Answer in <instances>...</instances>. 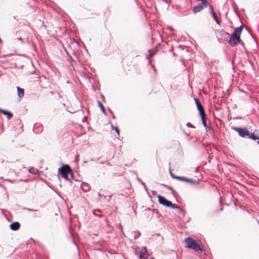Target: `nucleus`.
<instances>
[{"mask_svg":"<svg viewBox=\"0 0 259 259\" xmlns=\"http://www.w3.org/2000/svg\"><path fill=\"white\" fill-rule=\"evenodd\" d=\"M198 1H201L203 4H205L207 5L208 4V0H197Z\"/></svg>","mask_w":259,"mask_h":259,"instance_id":"nucleus-32","label":"nucleus"},{"mask_svg":"<svg viewBox=\"0 0 259 259\" xmlns=\"http://www.w3.org/2000/svg\"><path fill=\"white\" fill-rule=\"evenodd\" d=\"M186 125L188 127L195 128V126L190 122H188Z\"/></svg>","mask_w":259,"mask_h":259,"instance_id":"nucleus-33","label":"nucleus"},{"mask_svg":"<svg viewBox=\"0 0 259 259\" xmlns=\"http://www.w3.org/2000/svg\"><path fill=\"white\" fill-rule=\"evenodd\" d=\"M178 180L183 181L187 183H190L192 185H197L200 183L201 179H178Z\"/></svg>","mask_w":259,"mask_h":259,"instance_id":"nucleus-7","label":"nucleus"},{"mask_svg":"<svg viewBox=\"0 0 259 259\" xmlns=\"http://www.w3.org/2000/svg\"><path fill=\"white\" fill-rule=\"evenodd\" d=\"M225 34H226V35H227L228 37H229V36H230L229 33H228V32H225Z\"/></svg>","mask_w":259,"mask_h":259,"instance_id":"nucleus-47","label":"nucleus"},{"mask_svg":"<svg viewBox=\"0 0 259 259\" xmlns=\"http://www.w3.org/2000/svg\"><path fill=\"white\" fill-rule=\"evenodd\" d=\"M240 180L241 181H243L244 182L246 183L248 185H254V184H253L252 183V182L251 181H250V179H240Z\"/></svg>","mask_w":259,"mask_h":259,"instance_id":"nucleus-21","label":"nucleus"},{"mask_svg":"<svg viewBox=\"0 0 259 259\" xmlns=\"http://www.w3.org/2000/svg\"><path fill=\"white\" fill-rule=\"evenodd\" d=\"M168 207H170L172 209H178L179 208H180V206L179 205H176V204H172L171 203V202L170 201V204H169Z\"/></svg>","mask_w":259,"mask_h":259,"instance_id":"nucleus-19","label":"nucleus"},{"mask_svg":"<svg viewBox=\"0 0 259 259\" xmlns=\"http://www.w3.org/2000/svg\"><path fill=\"white\" fill-rule=\"evenodd\" d=\"M234 130L237 132L239 136L242 138H246L247 137L248 138L253 140H256L258 139V136L254 135V133H249V131L245 128L240 127H234Z\"/></svg>","mask_w":259,"mask_h":259,"instance_id":"nucleus-2","label":"nucleus"},{"mask_svg":"<svg viewBox=\"0 0 259 259\" xmlns=\"http://www.w3.org/2000/svg\"><path fill=\"white\" fill-rule=\"evenodd\" d=\"M198 170V168H197L196 169H195V171L197 172Z\"/></svg>","mask_w":259,"mask_h":259,"instance_id":"nucleus-50","label":"nucleus"},{"mask_svg":"<svg viewBox=\"0 0 259 259\" xmlns=\"http://www.w3.org/2000/svg\"><path fill=\"white\" fill-rule=\"evenodd\" d=\"M98 195L99 197H101V195L99 193H98Z\"/></svg>","mask_w":259,"mask_h":259,"instance_id":"nucleus-48","label":"nucleus"},{"mask_svg":"<svg viewBox=\"0 0 259 259\" xmlns=\"http://www.w3.org/2000/svg\"><path fill=\"white\" fill-rule=\"evenodd\" d=\"M65 180H67L68 181H69L70 183H72V179H65ZM75 181H79V182H81V181H80L79 179H73Z\"/></svg>","mask_w":259,"mask_h":259,"instance_id":"nucleus-34","label":"nucleus"},{"mask_svg":"<svg viewBox=\"0 0 259 259\" xmlns=\"http://www.w3.org/2000/svg\"><path fill=\"white\" fill-rule=\"evenodd\" d=\"M20 224L18 222H14L10 225V228L13 231H17L20 228Z\"/></svg>","mask_w":259,"mask_h":259,"instance_id":"nucleus-9","label":"nucleus"},{"mask_svg":"<svg viewBox=\"0 0 259 259\" xmlns=\"http://www.w3.org/2000/svg\"><path fill=\"white\" fill-rule=\"evenodd\" d=\"M220 204L221 205V207L220 208V211H222L223 210V208L222 207L223 203H222V201L221 200H220Z\"/></svg>","mask_w":259,"mask_h":259,"instance_id":"nucleus-40","label":"nucleus"},{"mask_svg":"<svg viewBox=\"0 0 259 259\" xmlns=\"http://www.w3.org/2000/svg\"><path fill=\"white\" fill-rule=\"evenodd\" d=\"M178 213L180 215V217H184L185 216V212L181 207L178 209Z\"/></svg>","mask_w":259,"mask_h":259,"instance_id":"nucleus-18","label":"nucleus"},{"mask_svg":"<svg viewBox=\"0 0 259 259\" xmlns=\"http://www.w3.org/2000/svg\"><path fill=\"white\" fill-rule=\"evenodd\" d=\"M41 217V214L40 213V212H39V211L38 212H36V213L35 214H33V217Z\"/></svg>","mask_w":259,"mask_h":259,"instance_id":"nucleus-31","label":"nucleus"},{"mask_svg":"<svg viewBox=\"0 0 259 259\" xmlns=\"http://www.w3.org/2000/svg\"><path fill=\"white\" fill-rule=\"evenodd\" d=\"M200 115L201 117V119H202V123H203L204 126L206 128V131L210 130L211 129V127H210V126H208V127L207 126L206 122L205 121V113L203 114V115L202 114H200Z\"/></svg>","mask_w":259,"mask_h":259,"instance_id":"nucleus-12","label":"nucleus"},{"mask_svg":"<svg viewBox=\"0 0 259 259\" xmlns=\"http://www.w3.org/2000/svg\"><path fill=\"white\" fill-rule=\"evenodd\" d=\"M93 214L95 215V216H98L99 217H101L102 216V214H98L97 213H96V210H94L93 211Z\"/></svg>","mask_w":259,"mask_h":259,"instance_id":"nucleus-36","label":"nucleus"},{"mask_svg":"<svg viewBox=\"0 0 259 259\" xmlns=\"http://www.w3.org/2000/svg\"><path fill=\"white\" fill-rule=\"evenodd\" d=\"M232 34H233L234 35L239 36V37H240L241 33L237 31L236 29H235L234 31Z\"/></svg>","mask_w":259,"mask_h":259,"instance_id":"nucleus-28","label":"nucleus"},{"mask_svg":"<svg viewBox=\"0 0 259 259\" xmlns=\"http://www.w3.org/2000/svg\"><path fill=\"white\" fill-rule=\"evenodd\" d=\"M98 106L100 108L102 113L105 114V110L103 105L99 101H98Z\"/></svg>","mask_w":259,"mask_h":259,"instance_id":"nucleus-20","label":"nucleus"},{"mask_svg":"<svg viewBox=\"0 0 259 259\" xmlns=\"http://www.w3.org/2000/svg\"><path fill=\"white\" fill-rule=\"evenodd\" d=\"M16 89L17 90L18 96L20 98H22V97H23L24 95V90L18 86L16 87Z\"/></svg>","mask_w":259,"mask_h":259,"instance_id":"nucleus-13","label":"nucleus"},{"mask_svg":"<svg viewBox=\"0 0 259 259\" xmlns=\"http://www.w3.org/2000/svg\"><path fill=\"white\" fill-rule=\"evenodd\" d=\"M258 225H259V221H258Z\"/></svg>","mask_w":259,"mask_h":259,"instance_id":"nucleus-55","label":"nucleus"},{"mask_svg":"<svg viewBox=\"0 0 259 259\" xmlns=\"http://www.w3.org/2000/svg\"><path fill=\"white\" fill-rule=\"evenodd\" d=\"M71 65L73 66H74V64H71Z\"/></svg>","mask_w":259,"mask_h":259,"instance_id":"nucleus-52","label":"nucleus"},{"mask_svg":"<svg viewBox=\"0 0 259 259\" xmlns=\"http://www.w3.org/2000/svg\"><path fill=\"white\" fill-rule=\"evenodd\" d=\"M6 180H8L9 182H10L11 183H13L14 182V180H12V179H6Z\"/></svg>","mask_w":259,"mask_h":259,"instance_id":"nucleus-39","label":"nucleus"},{"mask_svg":"<svg viewBox=\"0 0 259 259\" xmlns=\"http://www.w3.org/2000/svg\"><path fill=\"white\" fill-rule=\"evenodd\" d=\"M148 52H149V56L147 57V58H150V57H153L154 53L152 52L150 50H149Z\"/></svg>","mask_w":259,"mask_h":259,"instance_id":"nucleus-30","label":"nucleus"},{"mask_svg":"<svg viewBox=\"0 0 259 259\" xmlns=\"http://www.w3.org/2000/svg\"><path fill=\"white\" fill-rule=\"evenodd\" d=\"M194 101H195V103L196 105L197 108L200 112V114H202L203 115V114H204L205 113V111H204V108H203V106L202 105L201 103H200V101L199 100V99H198L197 98H194Z\"/></svg>","mask_w":259,"mask_h":259,"instance_id":"nucleus-6","label":"nucleus"},{"mask_svg":"<svg viewBox=\"0 0 259 259\" xmlns=\"http://www.w3.org/2000/svg\"><path fill=\"white\" fill-rule=\"evenodd\" d=\"M78 156H77V157H76V159H77L78 158Z\"/></svg>","mask_w":259,"mask_h":259,"instance_id":"nucleus-54","label":"nucleus"},{"mask_svg":"<svg viewBox=\"0 0 259 259\" xmlns=\"http://www.w3.org/2000/svg\"><path fill=\"white\" fill-rule=\"evenodd\" d=\"M211 11H210V14L212 15V17H213V19L215 21V22L218 23V24H219V21H218V18H217V16L215 13V12H214V11L213 10V9H212V7H211Z\"/></svg>","mask_w":259,"mask_h":259,"instance_id":"nucleus-16","label":"nucleus"},{"mask_svg":"<svg viewBox=\"0 0 259 259\" xmlns=\"http://www.w3.org/2000/svg\"><path fill=\"white\" fill-rule=\"evenodd\" d=\"M242 29H243V26L242 25H241L240 26L238 27H237L235 29L238 31L239 32H240V33H241V31L242 30Z\"/></svg>","mask_w":259,"mask_h":259,"instance_id":"nucleus-29","label":"nucleus"},{"mask_svg":"<svg viewBox=\"0 0 259 259\" xmlns=\"http://www.w3.org/2000/svg\"><path fill=\"white\" fill-rule=\"evenodd\" d=\"M184 242L186 244L185 247L187 248L201 252L204 251L203 246L199 240H194L191 237H188L185 239Z\"/></svg>","mask_w":259,"mask_h":259,"instance_id":"nucleus-1","label":"nucleus"},{"mask_svg":"<svg viewBox=\"0 0 259 259\" xmlns=\"http://www.w3.org/2000/svg\"><path fill=\"white\" fill-rule=\"evenodd\" d=\"M241 41L240 37L239 36L231 35L229 40V44L232 47H235Z\"/></svg>","mask_w":259,"mask_h":259,"instance_id":"nucleus-4","label":"nucleus"},{"mask_svg":"<svg viewBox=\"0 0 259 259\" xmlns=\"http://www.w3.org/2000/svg\"><path fill=\"white\" fill-rule=\"evenodd\" d=\"M24 171L25 170L28 171V172L30 174H31L34 176H36L38 175V170L36 168L31 167L29 169H27L26 167L23 168Z\"/></svg>","mask_w":259,"mask_h":259,"instance_id":"nucleus-10","label":"nucleus"},{"mask_svg":"<svg viewBox=\"0 0 259 259\" xmlns=\"http://www.w3.org/2000/svg\"><path fill=\"white\" fill-rule=\"evenodd\" d=\"M168 28H169L170 30H171V31H174V29L171 27H168Z\"/></svg>","mask_w":259,"mask_h":259,"instance_id":"nucleus-46","label":"nucleus"},{"mask_svg":"<svg viewBox=\"0 0 259 259\" xmlns=\"http://www.w3.org/2000/svg\"><path fill=\"white\" fill-rule=\"evenodd\" d=\"M72 242L75 245V246L76 247V248L78 250V252H79V246H78L74 238H73L72 239Z\"/></svg>","mask_w":259,"mask_h":259,"instance_id":"nucleus-24","label":"nucleus"},{"mask_svg":"<svg viewBox=\"0 0 259 259\" xmlns=\"http://www.w3.org/2000/svg\"><path fill=\"white\" fill-rule=\"evenodd\" d=\"M3 132H4V130L3 129V128H1L0 129V135L3 133Z\"/></svg>","mask_w":259,"mask_h":259,"instance_id":"nucleus-43","label":"nucleus"},{"mask_svg":"<svg viewBox=\"0 0 259 259\" xmlns=\"http://www.w3.org/2000/svg\"><path fill=\"white\" fill-rule=\"evenodd\" d=\"M150 259H154L153 257H150Z\"/></svg>","mask_w":259,"mask_h":259,"instance_id":"nucleus-53","label":"nucleus"},{"mask_svg":"<svg viewBox=\"0 0 259 259\" xmlns=\"http://www.w3.org/2000/svg\"><path fill=\"white\" fill-rule=\"evenodd\" d=\"M69 172H71V167L67 164L62 165L58 170V174L61 175L63 178H68Z\"/></svg>","mask_w":259,"mask_h":259,"instance_id":"nucleus-3","label":"nucleus"},{"mask_svg":"<svg viewBox=\"0 0 259 259\" xmlns=\"http://www.w3.org/2000/svg\"><path fill=\"white\" fill-rule=\"evenodd\" d=\"M142 249H144V250H145L144 251H145L146 252H147V249H146V247L144 246V247H143Z\"/></svg>","mask_w":259,"mask_h":259,"instance_id":"nucleus-44","label":"nucleus"},{"mask_svg":"<svg viewBox=\"0 0 259 259\" xmlns=\"http://www.w3.org/2000/svg\"><path fill=\"white\" fill-rule=\"evenodd\" d=\"M119 228L120 229V231H121L122 233L124 235V232L123 231V228L122 227V225L121 224L119 225Z\"/></svg>","mask_w":259,"mask_h":259,"instance_id":"nucleus-37","label":"nucleus"},{"mask_svg":"<svg viewBox=\"0 0 259 259\" xmlns=\"http://www.w3.org/2000/svg\"><path fill=\"white\" fill-rule=\"evenodd\" d=\"M161 185L164 186V187H166L168 190L171 191V193H172V195L174 196V197L176 198V201L177 202H179V201H178V199L176 197V191L174 190L172 187H171L170 186H168L167 185H165V184H161Z\"/></svg>","mask_w":259,"mask_h":259,"instance_id":"nucleus-14","label":"nucleus"},{"mask_svg":"<svg viewBox=\"0 0 259 259\" xmlns=\"http://www.w3.org/2000/svg\"><path fill=\"white\" fill-rule=\"evenodd\" d=\"M148 210H152V209H151L150 208H148ZM152 211H154V210H152Z\"/></svg>","mask_w":259,"mask_h":259,"instance_id":"nucleus-51","label":"nucleus"},{"mask_svg":"<svg viewBox=\"0 0 259 259\" xmlns=\"http://www.w3.org/2000/svg\"><path fill=\"white\" fill-rule=\"evenodd\" d=\"M113 128H114L115 132H116V133L118 134V135H119V129L117 127L115 126V127H113Z\"/></svg>","mask_w":259,"mask_h":259,"instance_id":"nucleus-35","label":"nucleus"},{"mask_svg":"<svg viewBox=\"0 0 259 259\" xmlns=\"http://www.w3.org/2000/svg\"><path fill=\"white\" fill-rule=\"evenodd\" d=\"M207 5L203 4L202 3L198 4L197 6H194L193 8V12L197 13L200 12L204 8L207 7Z\"/></svg>","mask_w":259,"mask_h":259,"instance_id":"nucleus-8","label":"nucleus"},{"mask_svg":"<svg viewBox=\"0 0 259 259\" xmlns=\"http://www.w3.org/2000/svg\"><path fill=\"white\" fill-rule=\"evenodd\" d=\"M0 112L4 114L7 115L8 119H11L13 117V114L9 111L0 109Z\"/></svg>","mask_w":259,"mask_h":259,"instance_id":"nucleus-15","label":"nucleus"},{"mask_svg":"<svg viewBox=\"0 0 259 259\" xmlns=\"http://www.w3.org/2000/svg\"><path fill=\"white\" fill-rule=\"evenodd\" d=\"M80 188L84 192H87L90 190V186L88 183L83 182L80 185Z\"/></svg>","mask_w":259,"mask_h":259,"instance_id":"nucleus-11","label":"nucleus"},{"mask_svg":"<svg viewBox=\"0 0 259 259\" xmlns=\"http://www.w3.org/2000/svg\"><path fill=\"white\" fill-rule=\"evenodd\" d=\"M152 194L154 195H156V192L155 191H152Z\"/></svg>","mask_w":259,"mask_h":259,"instance_id":"nucleus-42","label":"nucleus"},{"mask_svg":"<svg viewBox=\"0 0 259 259\" xmlns=\"http://www.w3.org/2000/svg\"><path fill=\"white\" fill-rule=\"evenodd\" d=\"M66 54H67V56L68 57V62H74V60H73L72 57L70 56V55L67 52H66Z\"/></svg>","mask_w":259,"mask_h":259,"instance_id":"nucleus-23","label":"nucleus"},{"mask_svg":"<svg viewBox=\"0 0 259 259\" xmlns=\"http://www.w3.org/2000/svg\"><path fill=\"white\" fill-rule=\"evenodd\" d=\"M137 180L138 181V182H139L141 183L143 185V186H144V187L145 190L146 191V192H147V193H148V190H147V188H146V185H145V183H144L143 181H142L141 180V179H137Z\"/></svg>","mask_w":259,"mask_h":259,"instance_id":"nucleus-26","label":"nucleus"},{"mask_svg":"<svg viewBox=\"0 0 259 259\" xmlns=\"http://www.w3.org/2000/svg\"><path fill=\"white\" fill-rule=\"evenodd\" d=\"M257 140H258L257 144H259V137H258V139H257Z\"/></svg>","mask_w":259,"mask_h":259,"instance_id":"nucleus-49","label":"nucleus"},{"mask_svg":"<svg viewBox=\"0 0 259 259\" xmlns=\"http://www.w3.org/2000/svg\"><path fill=\"white\" fill-rule=\"evenodd\" d=\"M135 235H134V238L137 239L140 236V232L138 231H134Z\"/></svg>","mask_w":259,"mask_h":259,"instance_id":"nucleus-22","label":"nucleus"},{"mask_svg":"<svg viewBox=\"0 0 259 259\" xmlns=\"http://www.w3.org/2000/svg\"><path fill=\"white\" fill-rule=\"evenodd\" d=\"M22 209L23 210H28V211H35V212H38V210L30 209V208H27V207H23Z\"/></svg>","mask_w":259,"mask_h":259,"instance_id":"nucleus-25","label":"nucleus"},{"mask_svg":"<svg viewBox=\"0 0 259 259\" xmlns=\"http://www.w3.org/2000/svg\"><path fill=\"white\" fill-rule=\"evenodd\" d=\"M145 251H141L140 252L139 259H147V256H145L146 255V253Z\"/></svg>","mask_w":259,"mask_h":259,"instance_id":"nucleus-17","label":"nucleus"},{"mask_svg":"<svg viewBox=\"0 0 259 259\" xmlns=\"http://www.w3.org/2000/svg\"><path fill=\"white\" fill-rule=\"evenodd\" d=\"M29 179H20L21 181H24L25 182H28L29 181Z\"/></svg>","mask_w":259,"mask_h":259,"instance_id":"nucleus-41","label":"nucleus"},{"mask_svg":"<svg viewBox=\"0 0 259 259\" xmlns=\"http://www.w3.org/2000/svg\"><path fill=\"white\" fill-rule=\"evenodd\" d=\"M69 174L70 175L71 178H74V176L73 173V172H72L71 169V172H69Z\"/></svg>","mask_w":259,"mask_h":259,"instance_id":"nucleus-38","label":"nucleus"},{"mask_svg":"<svg viewBox=\"0 0 259 259\" xmlns=\"http://www.w3.org/2000/svg\"><path fill=\"white\" fill-rule=\"evenodd\" d=\"M158 201L159 203L164 206L168 207L169 204H170V201L166 199L164 197L159 194L157 196Z\"/></svg>","mask_w":259,"mask_h":259,"instance_id":"nucleus-5","label":"nucleus"},{"mask_svg":"<svg viewBox=\"0 0 259 259\" xmlns=\"http://www.w3.org/2000/svg\"><path fill=\"white\" fill-rule=\"evenodd\" d=\"M18 40H19L20 41H21V42H22V37H19V38H18Z\"/></svg>","mask_w":259,"mask_h":259,"instance_id":"nucleus-45","label":"nucleus"},{"mask_svg":"<svg viewBox=\"0 0 259 259\" xmlns=\"http://www.w3.org/2000/svg\"><path fill=\"white\" fill-rule=\"evenodd\" d=\"M169 172H170V176H171L172 178H185V177H179V176H174L171 173L170 169H169Z\"/></svg>","mask_w":259,"mask_h":259,"instance_id":"nucleus-27","label":"nucleus"}]
</instances>
